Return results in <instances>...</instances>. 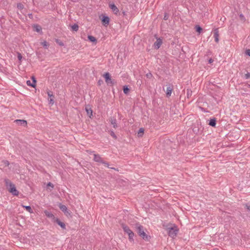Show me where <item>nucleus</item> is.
I'll use <instances>...</instances> for the list:
<instances>
[{
	"mask_svg": "<svg viewBox=\"0 0 250 250\" xmlns=\"http://www.w3.org/2000/svg\"><path fill=\"white\" fill-rule=\"evenodd\" d=\"M46 215L48 217H54V215L52 213H49V212H47V213H45Z\"/></svg>",
	"mask_w": 250,
	"mask_h": 250,
	"instance_id": "obj_31",
	"label": "nucleus"
},
{
	"mask_svg": "<svg viewBox=\"0 0 250 250\" xmlns=\"http://www.w3.org/2000/svg\"><path fill=\"white\" fill-rule=\"evenodd\" d=\"M22 57L21 54L19 53L18 54V58L19 60L21 61L22 59Z\"/></svg>",
	"mask_w": 250,
	"mask_h": 250,
	"instance_id": "obj_32",
	"label": "nucleus"
},
{
	"mask_svg": "<svg viewBox=\"0 0 250 250\" xmlns=\"http://www.w3.org/2000/svg\"><path fill=\"white\" fill-rule=\"evenodd\" d=\"M208 125L211 126H215L216 125V120L214 118L210 119Z\"/></svg>",
	"mask_w": 250,
	"mask_h": 250,
	"instance_id": "obj_18",
	"label": "nucleus"
},
{
	"mask_svg": "<svg viewBox=\"0 0 250 250\" xmlns=\"http://www.w3.org/2000/svg\"><path fill=\"white\" fill-rule=\"evenodd\" d=\"M246 207L248 210L250 211V205H246Z\"/></svg>",
	"mask_w": 250,
	"mask_h": 250,
	"instance_id": "obj_38",
	"label": "nucleus"
},
{
	"mask_svg": "<svg viewBox=\"0 0 250 250\" xmlns=\"http://www.w3.org/2000/svg\"><path fill=\"white\" fill-rule=\"evenodd\" d=\"M98 83H99V85H100V84H101V81H99L98 82Z\"/></svg>",
	"mask_w": 250,
	"mask_h": 250,
	"instance_id": "obj_42",
	"label": "nucleus"
},
{
	"mask_svg": "<svg viewBox=\"0 0 250 250\" xmlns=\"http://www.w3.org/2000/svg\"><path fill=\"white\" fill-rule=\"evenodd\" d=\"M93 160L96 162L103 164L106 167H109L108 163L104 161L103 160V159L99 154H94Z\"/></svg>",
	"mask_w": 250,
	"mask_h": 250,
	"instance_id": "obj_5",
	"label": "nucleus"
},
{
	"mask_svg": "<svg viewBox=\"0 0 250 250\" xmlns=\"http://www.w3.org/2000/svg\"><path fill=\"white\" fill-rule=\"evenodd\" d=\"M109 7L112 10V12L116 15L119 13V9L113 3L109 4Z\"/></svg>",
	"mask_w": 250,
	"mask_h": 250,
	"instance_id": "obj_9",
	"label": "nucleus"
},
{
	"mask_svg": "<svg viewBox=\"0 0 250 250\" xmlns=\"http://www.w3.org/2000/svg\"><path fill=\"white\" fill-rule=\"evenodd\" d=\"M122 226L124 231L128 234L129 241L133 242V237L134 235L133 232L126 225L123 224Z\"/></svg>",
	"mask_w": 250,
	"mask_h": 250,
	"instance_id": "obj_3",
	"label": "nucleus"
},
{
	"mask_svg": "<svg viewBox=\"0 0 250 250\" xmlns=\"http://www.w3.org/2000/svg\"><path fill=\"white\" fill-rule=\"evenodd\" d=\"M89 153H92V151H87Z\"/></svg>",
	"mask_w": 250,
	"mask_h": 250,
	"instance_id": "obj_43",
	"label": "nucleus"
},
{
	"mask_svg": "<svg viewBox=\"0 0 250 250\" xmlns=\"http://www.w3.org/2000/svg\"><path fill=\"white\" fill-rule=\"evenodd\" d=\"M47 186L48 187H51L52 188H54V185L53 184H52L50 182H49L48 184H47Z\"/></svg>",
	"mask_w": 250,
	"mask_h": 250,
	"instance_id": "obj_35",
	"label": "nucleus"
},
{
	"mask_svg": "<svg viewBox=\"0 0 250 250\" xmlns=\"http://www.w3.org/2000/svg\"><path fill=\"white\" fill-rule=\"evenodd\" d=\"M167 19H168V16L166 14V15L164 16V20H167Z\"/></svg>",
	"mask_w": 250,
	"mask_h": 250,
	"instance_id": "obj_40",
	"label": "nucleus"
},
{
	"mask_svg": "<svg viewBox=\"0 0 250 250\" xmlns=\"http://www.w3.org/2000/svg\"><path fill=\"white\" fill-rule=\"evenodd\" d=\"M246 54L250 56V49H247L246 50Z\"/></svg>",
	"mask_w": 250,
	"mask_h": 250,
	"instance_id": "obj_34",
	"label": "nucleus"
},
{
	"mask_svg": "<svg viewBox=\"0 0 250 250\" xmlns=\"http://www.w3.org/2000/svg\"><path fill=\"white\" fill-rule=\"evenodd\" d=\"M213 62V60L212 59H209V60H208V63H211L212 62Z\"/></svg>",
	"mask_w": 250,
	"mask_h": 250,
	"instance_id": "obj_39",
	"label": "nucleus"
},
{
	"mask_svg": "<svg viewBox=\"0 0 250 250\" xmlns=\"http://www.w3.org/2000/svg\"><path fill=\"white\" fill-rule=\"evenodd\" d=\"M195 29L196 31L198 32L199 33H200L202 31V28L199 26V25H196L195 26Z\"/></svg>",
	"mask_w": 250,
	"mask_h": 250,
	"instance_id": "obj_25",
	"label": "nucleus"
},
{
	"mask_svg": "<svg viewBox=\"0 0 250 250\" xmlns=\"http://www.w3.org/2000/svg\"><path fill=\"white\" fill-rule=\"evenodd\" d=\"M245 78H246V79H248V78H250V73H248L246 74Z\"/></svg>",
	"mask_w": 250,
	"mask_h": 250,
	"instance_id": "obj_36",
	"label": "nucleus"
},
{
	"mask_svg": "<svg viewBox=\"0 0 250 250\" xmlns=\"http://www.w3.org/2000/svg\"><path fill=\"white\" fill-rule=\"evenodd\" d=\"M17 7L18 9L21 10L24 8V6L22 4L19 3L17 4Z\"/></svg>",
	"mask_w": 250,
	"mask_h": 250,
	"instance_id": "obj_27",
	"label": "nucleus"
},
{
	"mask_svg": "<svg viewBox=\"0 0 250 250\" xmlns=\"http://www.w3.org/2000/svg\"><path fill=\"white\" fill-rule=\"evenodd\" d=\"M47 94H48V97L50 98V100H49V104L53 105L54 104V96L52 94V92L50 91L48 92Z\"/></svg>",
	"mask_w": 250,
	"mask_h": 250,
	"instance_id": "obj_11",
	"label": "nucleus"
},
{
	"mask_svg": "<svg viewBox=\"0 0 250 250\" xmlns=\"http://www.w3.org/2000/svg\"><path fill=\"white\" fill-rule=\"evenodd\" d=\"M85 110L87 112V115L91 117V116L92 115V110L90 108H87L85 107Z\"/></svg>",
	"mask_w": 250,
	"mask_h": 250,
	"instance_id": "obj_19",
	"label": "nucleus"
},
{
	"mask_svg": "<svg viewBox=\"0 0 250 250\" xmlns=\"http://www.w3.org/2000/svg\"><path fill=\"white\" fill-rule=\"evenodd\" d=\"M4 164H5V165H6V166H7L9 165V162H8V161H4Z\"/></svg>",
	"mask_w": 250,
	"mask_h": 250,
	"instance_id": "obj_37",
	"label": "nucleus"
},
{
	"mask_svg": "<svg viewBox=\"0 0 250 250\" xmlns=\"http://www.w3.org/2000/svg\"><path fill=\"white\" fill-rule=\"evenodd\" d=\"M55 222L58 225H59L62 229H65V224L63 222L61 221L58 218H56L55 219Z\"/></svg>",
	"mask_w": 250,
	"mask_h": 250,
	"instance_id": "obj_13",
	"label": "nucleus"
},
{
	"mask_svg": "<svg viewBox=\"0 0 250 250\" xmlns=\"http://www.w3.org/2000/svg\"><path fill=\"white\" fill-rule=\"evenodd\" d=\"M26 84L28 85V86H30L32 87H35V86H36V84L35 83H33V82H31V81L30 80H28L26 82Z\"/></svg>",
	"mask_w": 250,
	"mask_h": 250,
	"instance_id": "obj_24",
	"label": "nucleus"
},
{
	"mask_svg": "<svg viewBox=\"0 0 250 250\" xmlns=\"http://www.w3.org/2000/svg\"><path fill=\"white\" fill-rule=\"evenodd\" d=\"M144 132V129L140 128L138 132V135L139 137H142Z\"/></svg>",
	"mask_w": 250,
	"mask_h": 250,
	"instance_id": "obj_20",
	"label": "nucleus"
},
{
	"mask_svg": "<svg viewBox=\"0 0 250 250\" xmlns=\"http://www.w3.org/2000/svg\"><path fill=\"white\" fill-rule=\"evenodd\" d=\"M146 76L147 78L149 79H151L153 77L152 74L150 72L147 73Z\"/></svg>",
	"mask_w": 250,
	"mask_h": 250,
	"instance_id": "obj_30",
	"label": "nucleus"
},
{
	"mask_svg": "<svg viewBox=\"0 0 250 250\" xmlns=\"http://www.w3.org/2000/svg\"><path fill=\"white\" fill-rule=\"evenodd\" d=\"M123 91L125 94H127L129 91V89L127 86H124L123 88Z\"/></svg>",
	"mask_w": 250,
	"mask_h": 250,
	"instance_id": "obj_26",
	"label": "nucleus"
},
{
	"mask_svg": "<svg viewBox=\"0 0 250 250\" xmlns=\"http://www.w3.org/2000/svg\"><path fill=\"white\" fill-rule=\"evenodd\" d=\"M173 90V87L172 86L169 85L167 88L166 95L167 97L170 96L172 91Z\"/></svg>",
	"mask_w": 250,
	"mask_h": 250,
	"instance_id": "obj_15",
	"label": "nucleus"
},
{
	"mask_svg": "<svg viewBox=\"0 0 250 250\" xmlns=\"http://www.w3.org/2000/svg\"><path fill=\"white\" fill-rule=\"evenodd\" d=\"M167 231L168 235L172 238H174L176 236L178 231V229L177 226L174 225L173 227H168L167 228Z\"/></svg>",
	"mask_w": 250,
	"mask_h": 250,
	"instance_id": "obj_4",
	"label": "nucleus"
},
{
	"mask_svg": "<svg viewBox=\"0 0 250 250\" xmlns=\"http://www.w3.org/2000/svg\"><path fill=\"white\" fill-rule=\"evenodd\" d=\"M219 30L218 28H216L214 31V38L215 39V41L216 42H219Z\"/></svg>",
	"mask_w": 250,
	"mask_h": 250,
	"instance_id": "obj_14",
	"label": "nucleus"
},
{
	"mask_svg": "<svg viewBox=\"0 0 250 250\" xmlns=\"http://www.w3.org/2000/svg\"><path fill=\"white\" fill-rule=\"evenodd\" d=\"M59 44H60V45H62V46L63 45V43H62V42H60V43H59Z\"/></svg>",
	"mask_w": 250,
	"mask_h": 250,
	"instance_id": "obj_41",
	"label": "nucleus"
},
{
	"mask_svg": "<svg viewBox=\"0 0 250 250\" xmlns=\"http://www.w3.org/2000/svg\"><path fill=\"white\" fill-rule=\"evenodd\" d=\"M109 121L114 128H116L118 127L117 120L115 118L110 117L109 119Z\"/></svg>",
	"mask_w": 250,
	"mask_h": 250,
	"instance_id": "obj_10",
	"label": "nucleus"
},
{
	"mask_svg": "<svg viewBox=\"0 0 250 250\" xmlns=\"http://www.w3.org/2000/svg\"><path fill=\"white\" fill-rule=\"evenodd\" d=\"M42 44L44 47L45 48H47L48 46V43L44 41L42 43Z\"/></svg>",
	"mask_w": 250,
	"mask_h": 250,
	"instance_id": "obj_28",
	"label": "nucleus"
},
{
	"mask_svg": "<svg viewBox=\"0 0 250 250\" xmlns=\"http://www.w3.org/2000/svg\"><path fill=\"white\" fill-rule=\"evenodd\" d=\"M32 82L33 83H35L36 84V78H35L34 76L32 77Z\"/></svg>",
	"mask_w": 250,
	"mask_h": 250,
	"instance_id": "obj_33",
	"label": "nucleus"
},
{
	"mask_svg": "<svg viewBox=\"0 0 250 250\" xmlns=\"http://www.w3.org/2000/svg\"><path fill=\"white\" fill-rule=\"evenodd\" d=\"M136 229L137 233L139 236L142 237L144 240L148 241L149 238L148 236L144 231L143 227L139 224H136Z\"/></svg>",
	"mask_w": 250,
	"mask_h": 250,
	"instance_id": "obj_2",
	"label": "nucleus"
},
{
	"mask_svg": "<svg viewBox=\"0 0 250 250\" xmlns=\"http://www.w3.org/2000/svg\"><path fill=\"white\" fill-rule=\"evenodd\" d=\"M104 77L105 78V83L108 85H112L115 83V81L111 78L110 75L109 73L106 72L104 75Z\"/></svg>",
	"mask_w": 250,
	"mask_h": 250,
	"instance_id": "obj_6",
	"label": "nucleus"
},
{
	"mask_svg": "<svg viewBox=\"0 0 250 250\" xmlns=\"http://www.w3.org/2000/svg\"><path fill=\"white\" fill-rule=\"evenodd\" d=\"M88 39L91 42H96V41H97L96 39L92 36H90V35L88 36Z\"/></svg>",
	"mask_w": 250,
	"mask_h": 250,
	"instance_id": "obj_22",
	"label": "nucleus"
},
{
	"mask_svg": "<svg viewBox=\"0 0 250 250\" xmlns=\"http://www.w3.org/2000/svg\"><path fill=\"white\" fill-rule=\"evenodd\" d=\"M71 28L73 31H77L79 29V26L77 24H74L71 26Z\"/></svg>",
	"mask_w": 250,
	"mask_h": 250,
	"instance_id": "obj_23",
	"label": "nucleus"
},
{
	"mask_svg": "<svg viewBox=\"0 0 250 250\" xmlns=\"http://www.w3.org/2000/svg\"><path fill=\"white\" fill-rule=\"evenodd\" d=\"M33 28L34 29V30L36 31L37 32H40L42 31V27L40 25L36 24L33 26Z\"/></svg>",
	"mask_w": 250,
	"mask_h": 250,
	"instance_id": "obj_16",
	"label": "nucleus"
},
{
	"mask_svg": "<svg viewBox=\"0 0 250 250\" xmlns=\"http://www.w3.org/2000/svg\"><path fill=\"white\" fill-rule=\"evenodd\" d=\"M60 209L64 213H66L67 210V207L61 204L59 206Z\"/></svg>",
	"mask_w": 250,
	"mask_h": 250,
	"instance_id": "obj_17",
	"label": "nucleus"
},
{
	"mask_svg": "<svg viewBox=\"0 0 250 250\" xmlns=\"http://www.w3.org/2000/svg\"><path fill=\"white\" fill-rule=\"evenodd\" d=\"M23 208H25L29 212L32 213L33 210L30 206H22Z\"/></svg>",
	"mask_w": 250,
	"mask_h": 250,
	"instance_id": "obj_21",
	"label": "nucleus"
},
{
	"mask_svg": "<svg viewBox=\"0 0 250 250\" xmlns=\"http://www.w3.org/2000/svg\"><path fill=\"white\" fill-rule=\"evenodd\" d=\"M5 185L7 187H9V191L13 195H18L19 191L16 189L15 185L12 184L9 179H5Z\"/></svg>",
	"mask_w": 250,
	"mask_h": 250,
	"instance_id": "obj_1",
	"label": "nucleus"
},
{
	"mask_svg": "<svg viewBox=\"0 0 250 250\" xmlns=\"http://www.w3.org/2000/svg\"><path fill=\"white\" fill-rule=\"evenodd\" d=\"M110 135L113 138H114L115 139H117V136L116 135H115V133L114 132V131H110Z\"/></svg>",
	"mask_w": 250,
	"mask_h": 250,
	"instance_id": "obj_29",
	"label": "nucleus"
},
{
	"mask_svg": "<svg viewBox=\"0 0 250 250\" xmlns=\"http://www.w3.org/2000/svg\"><path fill=\"white\" fill-rule=\"evenodd\" d=\"M162 44V40L160 38H157L156 41L154 43L153 46L155 49H159Z\"/></svg>",
	"mask_w": 250,
	"mask_h": 250,
	"instance_id": "obj_7",
	"label": "nucleus"
},
{
	"mask_svg": "<svg viewBox=\"0 0 250 250\" xmlns=\"http://www.w3.org/2000/svg\"><path fill=\"white\" fill-rule=\"evenodd\" d=\"M102 21L104 25L107 26L109 22V18L107 16H103Z\"/></svg>",
	"mask_w": 250,
	"mask_h": 250,
	"instance_id": "obj_12",
	"label": "nucleus"
},
{
	"mask_svg": "<svg viewBox=\"0 0 250 250\" xmlns=\"http://www.w3.org/2000/svg\"><path fill=\"white\" fill-rule=\"evenodd\" d=\"M14 122L19 125H22L23 126L27 125V122L24 120H16L14 121Z\"/></svg>",
	"mask_w": 250,
	"mask_h": 250,
	"instance_id": "obj_8",
	"label": "nucleus"
}]
</instances>
